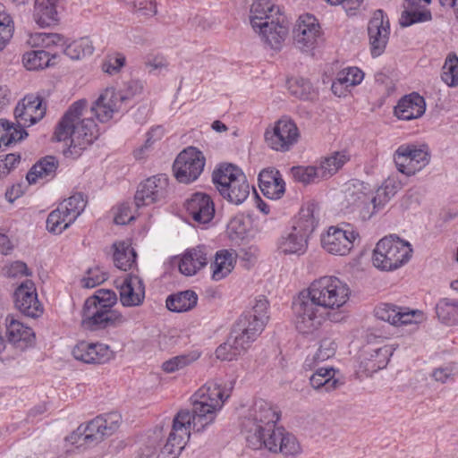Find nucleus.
<instances>
[{
	"mask_svg": "<svg viewBox=\"0 0 458 458\" xmlns=\"http://www.w3.org/2000/svg\"><path fill=\"white\" fill-rule=\"evenodd\" d=\"M229 396L219 382L208 381L191 396L192 410H181L174 420L190 431L203 432L214 423Z\"/></svg>",
	"mask_w": 458,
	"mask_h": 458,
	"instance_id": "obj_1",
	"label": "nucleus"
},
{
	"mask_svg": "<svg viewBox=\"0 0 458 458\" xmlns=\"http://www.w3.org/2000/svg\"><path fill=\"white\" fill-rule=\"evenodd\" d=\"M86 108L85 99L72 104L55 130V139L64 141L72 156H80L81 151L91 145L99 135L95 121L86 115Z\"/></svg>",
	"mask_w": 458,
	"mask_h": 458,
	"instance_id": "obj_2",
	"label": "nucleus"
},
{
	"mask_svg": "<svg viewBox=\"0 0 458 458\" xmlns=\"http://www.w3.org/2000/svg\"><path fill=\"white\" fill-rule=\"evenodd\" d=\"M212 181L220 195L231 204L241 205L250 195L246 175L232 164H223L214 170Z\"/></svg>",
	"mask_w": 458,
	"mask_h": 458,
	"instance_id": "obj_3",
	"label": "nucleus"
},
{
	"mask_svg": "<svg viewBox=\"0 0 458 458\" xmlns=\"http://www.w3.org/2000/svg\"><path fill=\"white\" fill-rule=\"evenodd\" d=\"M296 328L302 334L316 330L328 314L310 285L293 301Z\"/></svg>",
	"mask_w": 458,
	"mask_h": 458,
	"instance_id": "obj_4",
	"label": "nucleus"
},
{
	"mask_svg": "<svg viewBox=\"0 0 458 458\" xmlns=\"http://www.w3.org/2000/svg\"><path fill=\"white\" fill-rule=\"evenodd\" d=\"M412 249L409 242L398 237L389 236L381 239L373 250V265L381 270H394L411 257Z\"/></svg>",
	"mask_w": 458,
	"mask_h": 458,
	"instance_id": "obj_5",
	"label": "nucleus"
},
{
	"mask_svg": "<svg viewBox=\"0 0 458 458\" xmlns=\"http://www.w3.org/2000/svg\"><path fill=\"white\" fill-rule=\"evenodd\" d=\"M279 415L273 405L259 399L254 403L250 418L244 422V432L247 445L251 448L250 437L255 435L260 441L266 439L276 427Z\"/></svg>",
	"mask_w": 458,
	"mask_h": 458,
	"instance_id": "obj_6",
	"label": "nucleus"
},
{
	"mask_svg": "<svg viewBox=\"0 0 458 458\" xmlns=\"http://www.w3.org/2000/svg\"><path fill=\"white\" fill-rule=\"evenodd\" d=\"M323 308L328 310H339L348 301L351 294L349 285L333 276H322L310 284Z\"/></svg>",
	"mask_w": 458,
	"mask_h": 458,
	"instance_id": "obj_7",
	"label": "nucleus"
},
{
	"mask_svg": "<svg viewBox=\"0 0 458 458\" xmlns=\"http://www.w3.org/2000/svg\"><path fill=\"white\" fill-rule=\"evenodd\" d=\"M128 321L129 318L116 310H109L103 305L98 306L96 304V301H85L81 324L86 329L97 331L116 327Z\"/></svg>",
	"mask_w": 458,
	"mask_h": 458,
	"instance_id": "obj_8",
	"label": "nucleus"
},
{
	"mask_svg": "<svg viewBox=\"0 0 458 458\" xmlns=\"http://www.w3.org/2000/svg\"><path fill=\"white\" fill-rule=\"evenodd\" d=\"M85 207L86 200L81 193H75L64 199L48 215L47 230L55 234L63 233L77 219Z\"/></svg>",
	"mask_w": 458,
	"mask_h": 458,
	"instance_id": "obj_9",
	"label": "nucleus"
},
{
	"mask_svg": "<svg viewBox=\"0 0 458 458\" xmlns=\"http://www.w3.org/2000/svg\"><path fill=\"white\" fill-rule=\"evenodd\" d=\"M85 207L86 200L81 193H75L64 199L48 215L47 230L55 234L63 233L77 219Z\"/></svg>",
	"mask_w": 458,
	"mask_h": 458,
	"instance_id": "obj_10",
	"label": "nucleus"
},
{
	"mask_svg": "<svg viewBox=\"0 0 458 458\" xmlns=\"http://www.w3.org/2000/svg\"><path fill=\"white\" fill-rule=\"evenodd\" d=\"M300 131L296 123L289 117H282L274 123L271 129H267L265 140L269 148L278 152H287L297 144Z\"/></svg>",
	"mask_w": 458,
	"mask_h": 458,
	"instance_id": "obj_11",
	"label": "nucleus"
},
{
	"mask_svg": "<svg viewBox=\"0 0 458 458\" xmlns=\"http://www.w3.org/2000/svg\"><path fill=\"white\" fill-rule=\"evenodd\" d=\"M251 448L259 450L265 448L271 453L282 454L284 456H295L301 451V445L293 434L283 428H277L270 435L260 441L255 435L250 437Z\"/></svg>",
	"mask_w": 458,
	"mask_h": 458,
	"instance_id": "obj_12",
	"label": "nucleus"
},
{
	"mask_svg": "<svg viewBox=\"0 0 458 458\" xmlns=\"http://www.w3.org/2000/svg\"><path fill=\"white\" fill-rule=\"evenodd\" d=\"M394 161L400 173L411 176L429 163V154L426 147L403 144L395 150Z\"/></svg>",
	"mask_w": 458,
	"mask_h": 458,
	"instance_id": "obj_13",
	"label": "nucleus"
},
{
	"mask_svg": "<svg viewBox=\"0 0 458 458\" xmlns=\"http://www.w3.org/2000/svg\"><path fill=\"white\" fill-rule=\"evenodd\" d=\"M205 166V157L194 147L183 149L174 162L173 170L176 179L182 183L195 181Z\"/></svg>",
	"mask_w": 458,
	"mask_h": 458,
	"instance_id": "obj_14",
	"label": "nucleus"
},
{
	"mask_svg": "<svg viewBox=\"0 0 458 458\" xmlns=\"http://www.w3.org/2000/svg\"><path fill=\"white\" fill-rule=\"evenodd\" d=\"M168 177L164 174L151 176L140 182L134 196L137 208L162 202L168 195Z\"/></svg>",
	"mask_w": 458,
	"mask_h": 458,
	"instance_id": "obj_15",
	"label": "nucleus"
},
{
	"mask_svg": "<svg viewBox=\"0 0 458 458\" xmlns=\"http://www.w3.org/2000/svg\"><path fill=\"white\" fill-rule=\"evenodd\" d=\"M122 417L118 412L96 417L89 422L81 434L83 443L91 445L102 441L118 429Z\"/></svg>",
	"mask_w": 458,
	"mask_h": 458,
	"instance_id": "obj_16",
	"label": "nucleus"
},
{
	"mask_svg": "<svg viewBox=\"0 0 458 458\" xmlns=\"http://www.w3.org/2000/svg\"><path fill=\"white\" fill-rule=\"evenodd\" d=\"M359 233L352 229H344L339 226H330L327 233L321 237L323 249L333 255H347L353 247Z\"/></svg>",
	"mask_w": 458,
	"mask_h": 458,
	"instance_id": "obj_17",
	"label": "nucleus"
},
{
	"mask_svg": "<svg viewBox=\"0 0 458 458\" xmlns=\"http://www.w3.org/2000/svg\"><path fill=\"white\" fill-rule=\"evenodd\" d=\"M321 36L320 26L312 14L306 13L299 17L293 29L294 44L301 51L315 47Z\"/></svg>",
	"mask_w": 458,
	"mask_h": 458,
	"instance_id": "obj_18",
	"label": "nucleus"
},
{
	"mask_svg": "<svg viewBox=\"0 0 458 458\" xmlns=\"http://www.w3.org/2000/svg\"><path fill=\"white\" fill-rule=\"evenodd\" d=\"M4 335L6 347L10 345L18 352H23L34 341L35 334L31 327L8 315L4 320Z\"/></svg>",
	"mask_w": 458,
	"mask_h": 458,
	"instance_id": "obj_19",
	"label": "nucleus"
},
{
	"mask_svg": "<svg viewBox=\"0 0 458 458\" xmlns=\"http://www.w3.org/2000/svg\"><path fill=\"white\" fill-rule=\"evenodd\" d=\"M397 345L386 344L380 347L368 346L360 355V370L366 376H372L375 372L383 369L389 362Z\"/></svg>",
	"mask_w": 458,
	"mask_h": 458,
	"instance_id": "obj_20",
	"label": "nucleus"
},
{
	"mask_svg": "<svg viewBox=\"0 0 458 458\" xmlns=\"http://www.w3.org/2000/svg\"><path fill=\"white\" fill-rule=\"evenodd\" d=\"M389 31L390 25L387 17L382 10L375 11L368 25L371 55L374 57L384 52L389 38Z\"/></svg>",
	"mask_w": 458,
	"mask_h": 458,
	"instance_id": "obj_21",
	"label": "nucleus"
},
{
	"mask_svg": "<svg viewBox=\"0 0 458 458\" xmlns=\"http://www.w3.org/2000/svg\"><path fill=\"white\" fill-rule=\"evenodd\" d=\"M15 307L25 316L38 318L43 313V308L38 300L34 283L26 279L14 292Z\"/></svg>",
	"mask_w": 458,
	"mask_h": 458,
	"instance_id": "obj_22",
	"label": "nucleus"
},
{
	"mask_svg": "<svg viewBox=\"0 0 458 458\" xmlns=\"http://www.w3.org/2000/svg\"><path fill=\"white\" fill-rule=\"evenodd\" d=\"M47 106L41 104L34 95H27L18 103L14 109L17 123L22 127H29L40 121L46 114Z\"/></svg>",
	"mask_w": 458,
	"mask_h": 458,
	"instance_id": "obj_23",
	"label": "nucleus"
},
{
	"mask_svg": "<svg viewBox=\"0 0 458 458\" xmlns=\"http://www.w3.org/2000/svg\"><path fill=\"white\" fill-rule=\"evenodd\" d=\"M268 306L267 300L264 296H259L251 310L244 312L236 322L240 324V327H244L249 331L255 332V335H259L269 318Z\"/></svg>",
	"mask_w": 458,
	"mask_h": 458,
	"instance_id": "obj_24",
	"label": "nucleus"
},
{
	"mask_svg": "<svg viewBox=\"0 0 458 458\" xmlns=\"http://www.w3.org/2000/svg\"><path fill=\"white\" fill-rule=\"evenodd\" d=\"M73 357L84 363L103 364L114 358V352L104 344L81 342L72 350Z\"/></svg>",
	"mask_w": 458,
	"mask_h": 458,
	"instance_id": "obj_25",
	"label": "nucleus"
},
{
	"mask_svg": "<svg viewBox=\"0 0 458 458\" xmlns=\"http://www.w3.org/2000/svg\"><path fill=\"white\" fill-rule=\"evenodd\" d=\"M185 208L191 218L199 224L209 223L215 215V206L209 195L195 192L185 202Z\"/></svg>",
	"mask_w": 458,
	"mask_h": 458,
	"instance_id": "obj_26",
	"label": "nucleus"
},
{
	"mask_svg": "<svg viewBox=\"0 0 458 458\" xmlns=\"http://www.w3.org/2000/svg\"><path fill=\"white\" fill-rule=\"evenodd\" d=\"M280 14L279 6L269 0H255L250 5V22L252 29L257 31H266L272 20Z\"/></svg>",
	"mask_w": 458,
	"mask_h": 458,
	"instance_id": "obj_27",
	"label": "nucleus"
},
{
	"mask_svg": "<svg viewBox=\"0 0 458 458\" xmlns=\"http://www.w3.org/2000/svg\"><path fill=\"white\" fill-rule=\"evenodd\" d=\"M120 301L124 307H137L145 299V286L140 277L128 275L118 287Z\"/></svg>",
	"mask_w": 458,
	"mask_h": 458,
	"instance_id": "obj_28",
	"label": "nucleus"
},
{
	"mask_svg": "<svg viewBox=\"0 0 458 458\" xmlns=\"http://www.w3.org/2000/svg\"><path fill=\"white\" fill-rule=\"evenodd\" d=\"M259 186L263 195L271 199H280L285 191V182L280 172L273 167L259 173Z\"/></svg>",
	"mask_w": 458,
	"mask_h": 458,
	"instance_id": "obj_29",
	"label": "nucleus"
},
{
	"mask_svg": "<svg viewBox=\"0 0 458 458\" xmlns=\"http://www.w3.org/2000/svg\"><path fill=\"white\" fill-rule=\"evenodd\" d=\"M191 431L173 420L172 430L165 445L157 458H178L185 445V438L190 437Z\"/></svg>",
	"mask_w": 458,
	"mask_h": 458,
	"instance_id": "obj_30",
	"label": "nucleus"
},
{
	"mask_svg": "<svg viewBox=\"0 0 458 458\" xmlns=\"http://www.w3.org/2000/svg\"><path fill=\"white\" fill-rule=\"evenodd\" d=\"M207 264L208 248L205 245H199L186 250L179 263V270L182 274L191 276L197 274Z\"/></svg>",
	"mask_w": 458,
	"mask_h": 458,
	"instance_id": "obj_31",
	"label": "nucleus"
},
{
	"mask_svg": "<svg viewBox=\"0 0 458 458\" xmlns=\"http://www.w3.org/2000/svg\"><path fill=\"white\" fill-rule=\"evenodd\" d=\"M426 110L424 98L412 93L401 98L394 107V114L401 120H412L420 117Z\"/></svg>",
	"mask_w": 458,
	"mask_h": 458,
	"instance_id": "obj_32",
	"label": "nucleus"
},
{
	"mask_svg": "<svg viewBox=\"0 0 458 458\" xmlns=\"http://www.w3.org/2000/svg\"><path fill=\"white\" fill-rule=\"evenodd\" d=\"M431 0H405L402 13V26H410L417 22H424L432 19V14L422 4H428Z\"/></svg>",
	"mask_w": 458,
	"mask_h": 458,
	"instance_id": "obj_33",
	"label": "nucleus"
},
{
	"mask_svg": "<svg viewBox=\"0 0 458 458\" xmlns=\"http://www.w3.org/2000/svg\"><path fill=\"white\" fill-rule=\"evenodd\" d=\"M333 367H322L315 370L310 377L311 387L320 393H330L338 389L344 382L335 377Z\"/></svg>",
	"mask_w": 458,
	"mask_h": 458,
	"instance_id": "obj_34",
	"label": "nucleus"
},
{
	"mask_svg": "<svg viewBox=\"0 0 458 458\" xmlns=\"http://www.w3.org/2000/svg\"><path fill=\"white\" fill-rule=\"evenodd\" d=\"M58 0H35L33 20L41 28L56 23Z\"/></svg>",
	"mask_w": 458,
	"mask_h": 458,
	"instance_id": "obj_35",
	"label": "nucleus"
},
{
	"mask_svg": "<svg viewBox=\"0 0 458 458\" xmlns=\"http://www.w3.org/2000/svg\"><path fill=\"white\" fill-rule=\"evenodd\" d=\"M236 256L232 250H218L216 253L214 262L211 263L212 279L220 281L225 278L234 267Z\"/></svg>",
	"mask_w": 458,
	"mask_h": 458,
	"instance_id": "obj_36",
	"label": "nucleus"
},
{
	"mask_svg": "<svg viewBox=\"0 0 458 458\" xmlns=\"http://www.w3.org/2000/svg\"><path fill=\"white\" fill-rule=\"evenodd\" d=\"M261 39L267 44L271 48L278 50L281 48L287 34L288 28L284 24V20L276 18L272 20L266 31H257Z\"/></svg>",
	"mask_w": 458,
	"mask_h": 458,
	"instance_id": "obj_37",
	"label": "nucleus"
},
{
	"mask_svg": "<svg viewBox=\"0 0 458 458\" xmlns=\"http://www.w3.org/2000/svg\"><path fill=\"white\" fill-rule=\"evenodd\" d=\"M58 162L55 157L47 156L36 163L27 174L30 184L36 183L38 179L49 180L55 174Z\"/></svg>",
	"mask_w": 458,
	"mask_h": 458,
	"instance_id": "obj_38",
	"label": "nucleus"
},
{
	"mask_svg": "<svg viewBox=\"0 0 458 458\" xmlns=\"http://www.w3.org/2000/svg\"><path fill=\"white\" fill-rule=\"evenodd\" d=\"M348 160L349 156L345 151H335L322 157L317 165L321 180L333 176Z\"/></svg>",
	"mask_w": 458,
	"mask_h": 458,
	"instance_id": "obj_39",
	"label": "nucleus"
},
{
	"mask_svg": "<svg viewBox=\"0 0 458 458\" xmlns=\"http://www.w3.org/2000/svg\"><path fill=\"white\" fill-rule=\"evenodd\" d=\"M198 302V295L191 290H186L169 295L165 304L173 312H185L192 310Z\"/></svg>",
	"mask_w": 458,
	"mask_h": 458,
	"instance_id": "obj_40",
	"label": "nucleus"
},
{
	"mask_svg": "<svg viewBox=\"0 0 458 458\" xmlns=\"http://www.w3.org/2000/svg\"><path fill=\"white\" fill-rule=\"evenodd\" d=\"M308 239L293 229L283 235L278 242V249L284 254L302 255L306 252Z\"/></svg>",
	"mask_w": 458,
	"mask_h": 458,
	"instance_id": "obj_41",
	"label": "nucleus"
},
{
	"mask_svg": "<svg viewBox=\"0 0 458 458\" xmlns=\"http://www.w3.org/2000/svg\"><path fill=\"white\" fill-rule=\"evenodd\" d=\"M314 213L315 206L313 204H308L301 208L292 229L308 239L318 225V220Z\"/></svg>",
	"mask_w": 458,
	"mask_h": 458,
	"instance_id": "obj_42",
	"label": "nucleus"
},
{
	"mask_svg": "<svg viewBox=\"0 0 458 458\" xmlns=\"http://www.w3.org/2000/svg\"><path fill=\"white\" fill-rule=\"evenodd\" d=\"M364 77V73L357 67H348L341 71L332 84V91L338 97L344 96V91H337V87L349 89L360 84Z\"/></svg>",
	"mask_w": 458,
	"mask_h": 458,
	"instance_id": "obj_43",
	"label": "nucleus"
},
{
	"mask_svg": "<svg viewBox=\"0 0 458 458\" xmlns=\"http://www.w3.org/2000/svg\"><path fill=\"white\" fill-rule=\"evenodd\" d=\"M365 190L366 187L363 182L359 181H352L346 183L344 191L346 208H351L352 211H355L357 208H360L369 195Z\"/></svg>",
	"mask_w": 458,
	"mask_h": 458,
	"instance_id": "obj_44",
	"label": "nucleus"
},
{
	"mask_svg": "<svg viewBox=\"0 0 458 458\" xmlns=\"http://www.w3.org/2000/svg\"><path fill=\"white\" fill-rule=\"evenodd\" d=\"M114 262L121 270L131 269L136 262V252L130 244L120 242L114 244Z\"/></svg>",
	"mask_w": 458,
	"mask_h": 458,
	"instance_id": "obj_45",
	"label": "nucleus"
},
{
	"mask_svg": "<svg viewBox=\"0 0 458 458\" xmlns=\"http://www.w3.org/2000/svg\"><path fill=\"white\" fill-rule=\"evenodd\" d=\"M336 351L335 342L330 338L326 337L320 341V344L317 352L312 357H308L305 360V365L312 369L319 362L325 361L333 357Z\"/></svg>",
	"mask_w": 458,
	"mask_h": 458,
	"instance_id": "obj_46",
	"label": "nucleus"
},
{
	"mask_svg": "<svg viewBox=\"0 0 458 458\" xmlns=\"http://www.w3.org/2000/svg\"><path fill=\"white\" fill-rule=\"evenodd\" d=\"M200 357V352L199 351H191L165 360L162 364V369L166 373H174L180 369H182L194 361H196Z\"/></svg>",
	"mask_w": 458,
	"mask_h": 458,
	"instance_id": "obj_47",
	"label": "nucleus"
},
{
	"mask_svg": "<svg viewBox=\"0 0 458 458\" xmlns=\"http://www.w3.org/2000/svg\"><path fill=\"white\" fill-rule=\"evenodd\" d=\"M401 188V182L394 178H387L373 196V201H377V207H384Z\"/></svg>",
	"mask_w": 458,
	"mask_h": 458,
	"instance_id": "obj_48",
	"label": "nucleus"
},
{
	"mask_svg": "<svg viewBox=\"0 0 458 458\" xmlns=\"http://www.w3.org/2000/svg\"><path fill=\"white\" fill-rule=\"evenodd\" d=\"M50 55L45 50H33L23 55L22 62L28 70L44 69L50 65Z\"/></svg>",
	"mask_w": 458,
	"mask_h": 458,
	"instance_id": "obj_49",
	"label": "nucleus"
},
{
	"mask_svg": "<svg viewBox=\"0 0 458 458\" xmlns=\"http://www.w3.org/2000/svg\"><path fill=\"white\" fill-rule=\"evenodd\" d=\"M289 90L292 95L303 100H312L317 93L309 80L298 78L289 81Z\"/></svg>",
	"mask_w": 458,
	"mask_h": 458,
	"instance_id": "obj_50",
	"label": "nucleus"
},
{
	"mask_svg": "<svg viewBox=\"0 0 458 458\" xmlns=\"http://www.w3.org/2000/svg\"><path fill=\"white\" fill-rule=\"evenodd\" d=\"M94 47L89 38H81L69 44L64 50V54L72 60H78L92 55Z\"/></svg>",
	"mask_w": 458,
	"mask_h": 458,
	"instance_id": "obj_51",
	"label": "nucleus"
},
{
	"mask_svg": "<svg viewBox=\"0 0 458 458\" xmlns=\"http://www.w3.org/2000/svg\"><path fill=\"white\" fill-rule=\"evenodd\" d=\"M290 173L294 181L303 184L313 183L321 180L317 165L293 166Z\"/></svg>",
	"mask_w": 458,
	"mask_h": 458,
	"instance_id": "obj_52",
	"label": "nucleus"
},
{
	"mask_svg": "<svg viewBox=\"0 0 458 458\" xmlns=\"http://www.w3.org/2000/svg\"><path fill=\"white\" fill-rule=\"evenodd\" d=\"M442 81L450 87L458 85V57L450 54L442 68Z\"/></svg>",
	"mask_w": 458,
	"mask_h": 458,
	"instance_id": "obj_53",
	"label": "nucleus"
},
{
	"mask_svg": "<svg viewBox=\"0 0 458 458\" xmlns=\"http://www.w3.org/2000/svg\"><path fill=\"white\" fill-rule=\"evenodd\" d=\"M241 345L234 343V339L229 335L227 341L220 344L216 350V356L221 360H235L242 353L245 352Z\"/></svg>",
	"mask_w": 458,
	"mask_h": 458,
	"instance_id": "obj_54",
	"label": "nucleus"
},
{
	"mask_svg": "<svg viewBox=\"0 0 458 458\" xmlns=\"http://www.w3.org/2000/svg\"><path fill=\"white\" fill-rule=\"evenodd\" d=\"M230 335L234 339L236 344L241 345L246 351L259 336L255 335V332H250L248 328L240 327L238 322L233 325Z\"/></svg>",
	"mask_w": 458,
	"mask_h": 458,
	"instance_id": "obj_55",
	"label": "nucleus"
},
{
	"mask_svg": "<svg viewBox=\"0 0 458 458\" xmlns=\"http://www.w3.org/2000/svg\"><path fill=\"white\" fill-rule=\"evenodd\" d=\"M63 41V37L56 33H34L30 36L28 44L33 47H49L58 45Z\"/></svg>",
	"mask_w": 458,
	"mask_h": 458,
	"instance_id": "obj_56",
	"label": "nucleus"
},
{
	"mask_svg": "<svg viewBox=\"0 0 458 458\" xmlns=\"http://www.w3.org/2000/svg\"><path fill=\"white\" fill-rule=\"evenodd\" d=\"M100 103H106L111 106L114 110L123 112L126 109V104L124 103V97H121L117 90L114 88H106L98 97Z\"/></svg>",
	"mask_w": 458,
	"mask_h": 458,
	"instance_id": "obj_57",
	"label": "nucleus"
},
{
	"mask_svg": "<svg viewBox=\"0 0 458 458\" xmlns=\"http://www.w3.org/2000/svg\"><path fill=\"white\" fill-rule=\"evenodd\" d=\"M399 308L400 307L393 304L383 303L375 309V315L377 318L396 326L400 312Z\"/></svg>",
	"mask_w": 458,
	"mask_h": 458,
	"instance_id": "obj_58",
	"label": "nucleus"
},
{
	"mask_svg": "<svg viewBox=\"0 0 458 458\" xmlns=\"http://www.w3.org/2000/svg\"><path fill=\"white\" fill-rule=\"evenodd\" d=\"M6 131L1 136V140L3 145L8 147L13 142H17L24 139L28 134L24 130V127L20 126L18 123V127H14L13 124H10L7 121V125H5Z\"/></svg>",
	"mask_w": 458,
	"mask_h": 458,
	"instance_id": "obj_59",
	"label": "nucleus"
},
{
	"mask_svg": "<svg viewBox=\"0 0 458 458\" xmlns=\"http://www.w3.org/2000/svg\"><path fill=\"white\" fill-rule=\"evenodd\" d=\"M87 300L96 301L97 305H103L105 308L114 310L113 306L117 301V296L112 290L99 289L95 293L93 296L89 297Z\"/></svg>",
	"mask_w": 458,
	"mask_h": 458,
	"instance_id": "obj_60",
	"label": "nucleus"
},
{
	"mask_svg": "<svg viewBox=\"0 0 458 458\" xmlns=\"http://www.w3.org/2000/svg\"><path fill=\"white\" fill-rule=\"evenodd\" d=\"M120 112L114 110L111 106L106 105V103H100L99 98H98L90 108V114H95L101 123L109 121L113 118L114 114Z\"/></svg>",
	"mask_w": 458,
	"mask_h": 458,
	"instance_id": "obj_61",
	"label": "nucleus"
},
{
	"mask_svg": "<svg viewBox=\"0 0 458 458\" xmlns=\"http://www.w3.org/2000/svg\"><path fill=\"white\" fill-rule=\"evenodd\" d=\"M399 311L396 326L418 324L424 318L423 313L418 310H410L408 308L400 307Z\"/></svg>",
	"mask_w": 458,
	"mask_h": 458,
	"instance_id": "obj_62",
	"label": "nucleus"
},
{
	"mask_svg": "<svg viewBox=\"0 0 458 458\" xmlns=\"http://www.w3.org/2000/svg\"><path fill=\"white\" fill-rule=\"evenodd\" d=\"M125 64V56L122 54L108 55L102 64V70L108 74L117 73Z\"/></svg>",
	"mask_w": 458,
	"mask_h": 458,
	"instance_id": "obj_63",
	"label": "nucleus"
},
{
	"mask_svg": "<svg viewBox=\"0 0 458 458\" xmlns=\"http://www.w3.org/2000/svg\"><path fill=\"white\" fill-rule=\"evenodd\" d=\"M144 89V84L141 81L139 80H131L126 83H124L123 88L117 90L121 97H124V103L133 97L140 95L142 93Z\"/></svg>",
	"mask_w": 458,
	"mask_h": 458,
	"instance_id": "obj_64",
	"label": "nucleus"
}]
</instances>
